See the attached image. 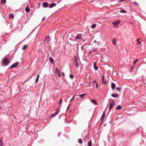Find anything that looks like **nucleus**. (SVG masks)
Instances as JSON below:
<instances>
[{
    "label": "nucleus",
    "instance_id": "nucleus-13",
    "mask_svg": "<svg viewBox=\"0 0 146 146\" xmlns=\"http://www.w3.org/2000/svg\"><path fill=\"white\" fill-rule=\"evenodd\" d=\"M105 112L104 111L101 117V120L102 121L104 119L105 117Z\"/></svg>",
    "mask_w": 146,
    "mask_h": 146
},
{
    "label": "nucleus",
    "instance_id": "nucleus-36",
    "mask_svg": "<svg viewBox=\"0 0 146 146\" xmlns=\"http://www.w3.org/2000/svg\"><path fill=\"white\" fill-rule=\"evenodd\" d=\"M62 102V100L61 99H60L59 102V103L60 104H61Z\"/></svg>",
    "mask_w": 146,
    "mask_h": 146
},
{
    "label": "nucleus",
    "instance_id": "nucleus-11",
    "mask_svg": "<svg viewBox=\"0 0 146 146\" xmlns=\"http://www.w3.org/2000/svg\"><path fill=\"white\" fill-rule=\"evenodd\" d=\"M43 6L44 7H46L48 6V4L47 3L45 2L43 4Z\"/></svg>",
    "mask_w": 146,
    "mask_h": 146
},
{
    "label": "nucleus",
    "instance_id": "nucleus-7",
    "mask_svg": "<svg viewBox=\"0 0 146 146\" xmlns=\"http://www.w3.org/2000/svg\"><path fill=\"white\" fill-rule=\"evenodd\" d=\"M50 37L49 36H46V38L45 40L44 41H45V42L47 43L49 41H50Z\"/></svg>",
    "mask_w": 146,
    "mask_h": 146
},
{
    "label": "nucleus",
    "instance_id": "nucleus-25",
    "mask_svg": "<svg viewBox=\"0 0 146 146\" xmlns=\"http://www.w3.org/2000/svg\"><path fill=\"white\" fill-rule=\"evenodd\" d=\"M85 95H86V94H80V95H79V96H80L81 98H82Z\"/></svg>",
    "mask_w": 146,
    "mask_h": 146
},
{
    "label": "nucleus",
    "instance_id": "nucleus-21",
    "mask_svg": "<svg viewBox=\"0 0 146 146\" xmlns=\"http://www.w3.org/2000/svg\"><path fill=\"white\" fill-rule=\"evenodd\" d=\"M121 108V107L119 105L116 108V110H120Z\"/></svg>",
    "mask_w": 146,
    "mask_h": 146
},
{
    "label": "nucleus",
    "instance_id": "nucleus-43",
    "mask_svg": "<svg viewBox=\"0 0 146 146\" xmlns=\"http://www.w3.org/2000/svg\"><path fill=\"white\" fill-rule=\"evenodd\" d=\"M96 87L97 88H98V84L97 83L96 84Z\"/></svg>",
    "mask_w": 146,
    "mask_h": 146
},
{
    "label": "nucleus",
    "instance_id": "nucleus-35",
    "mask_svg": "<svg viewBox=\"0 0 146 146\" xmlns=\"http://www.w3.org/2000/svg\"><path fill=\"white\" fill-rule=\"evenodd\" d=\"M75 98V96H74L70 100V101H72Z\"/></svg>",
    "mask_w": 146,
    "mask_h": 146
},
{
    "label": "nucleus",
    "instance_id": "nucleus-30",
    "mask_svg": "<svg viewBox=\"0 0 146 146\" xmlns=\"http://www.w3.org/2000/svg\"><path fill=\"white\" fill-rule=\"evenodd\" d=\"M78 142L80 143H82V139H80L78 140Z\"/></svg>",
    "mask_w": 146,
    "mask_h": 146
},
{
    "label": "nucleus",
    "instance_id": "nucleus-46",
    "mask_svg": "<svg viewBox=\"0 0 146 146\" xmlns=\"http://www.w3.org/2000/svg\"><path fill=\"white\" fill-rule=\"evenodd\" d=\"M134 4L136 5H138V4L136 3V2H134Z\"/></svg>",
    "mask_w": 146,
    "mask_h": 146
},
{
    "label": "nucleus",
    "instance_id": "nucleus-50",
    "mask_svg": "<svg viewBox=\"0 0 146 146\" xmlns=\"http://www.w3.org/2000/svg\"><path fill=\"white\" fill-rule=\"evenodd\" d=\"M89 54H91V52H89Z\"/></svg>",
    "mask_w": 146,
    "mask_h": 146
},
{
    "label": "nucleus",
    "instance_id": "nucleus-6",
    "mask_svg": "<svg viewBox=\"0 0 146 146\" xmlns=\"http://www.w3.org/2000/svg\"><path fill=\"white\" fill-rule=\"evenodd\" d=\"M82 35L81 34H78L75 37V38L76 39H81L82 38L81 36H82Z\"/></svg>",
    "mask_w": 146,
    "mask_h": 146
},
{
    "label": "nucleus",
    "instance_id": "nucleus-29",
    "mask_svg": "<svg viewBox=\"0 0 146 146\" xmlns=\"http://www.w3.org/2000/svg\"><path fill=\"white\" fill-rule=\"evenodd\" d=\"M3 145L2 144V140L0 139V146H3Z\"/></svg>",
    "mask_w": 146,
    "mask_h": 146
},
{
    "label": "nucleus",
    "instance_id": "nucleus-1",
    "mask_svg": "<svg viewBox=\"0 0 146 146\" xmlns=\"http://www.w3.org/2000/svg\"><path fill=\"white\" fill-rule=\"evenodd\" d=\"M3 62L4 64L5 65H6L9 64L10 61L8 59L4 58L3 59Z\"/></svg>",
    "mask_w": 146,
    "mask_h": 146
},
{
    "label": "nucleus",
    "instance_id": "nucleus-8",
    "mask_svg": "<svg viewBox=\"0 0 146 146\" xmlns=\"http://www.w3.org/2000/svg\"><path fill=\"white\" fill-rule=\"evenodd\" d=\"M120 21L119 20H117L115 22H113L112 24L113 25H118L120 23Z\"/></svg>",
    "mask_w": 146,
    "mask_h": 146
},
{
    "label": "nucleus",
    "instance_id": "nucleus-18",
    "mask_svg": "<svg viewBox=\"0 0 146 146\" xmlns=\"http://www.w3.org/2000/svg\"><path fill=\"white\" fill-rule=\"evenodd\" d=\"M6 0H2L1 1V3L3 5H4L6 3Z\"/></svg>",
    "mask_w": 146,
    "mask_h": 146
},
{
    "label": "nucleus",
    "instance_id": "nucleus-4",
    "mask_svg": "<svg viewBox=\"0 0 146 146\" xmlns=\"http://www.w3.org/2000/svg\"><path fill=\"white\" fill-rule=\"evenodd\" d=\"M58 110H57L55 113L52 114L50 115V117L52 118V117H55V116H56V115H57L58 114Z\"/></svg>",
    "mask_w": 146,
    "mask_h": 146
},
{
    "label": "nucleus",
    "instance_id": "nucleus-20",
    "mask_svg": "<svg viewBox=\"0 0 146 146\" xmlns=\"http://www.w3.org/2000/svg\"><path fill=\"white\" fill-rule=\"evenodd\" d=\"M56 71V73H60V70H58L57 68H55Z\"/></svg>",
    "mask_w": 146,
    "mask_h": 146
},
{
    "label": "nucleus",
    "instance_id": "nucleus-26",
    "mask_svg": "<svg viewBox=\"0 0 146 146\" xmlns=\"http://www.w3.org/2000/svg\"><path fill=\"white\" fill-rule=\"evenodd\" d=\"M88 146H92V141H91L88 143Z\"/></svg>",
    "mask_w": 146,
    "mask_h": 146
},
{
    "label": "nucleus",
    "instance_id": "nucleus-39",
    "mask_svg": "<svg viewBox=\"0 0 146 146\" xmlns=\"http://www.w3.org/2000/svg\"><path fill=\"white\" fill-rule=\"evenodd\" d=\"M93 83H96V80H94L93 81Z\"/></svg>",
    "mask_w": 146,
    "mask_h": 146
},
{
    "label": "nucleus",
    "instance_id": "nucleus-49",
    "mask_svg": "<svg viewBox=\"0 0 146 146\" xmlns=\"http://www.w3.org/2000/svg\"><path fill=\"white\" fill-rule=\"evenodd\" d=\"M138 43L139 44H140V43H141V42H139V41H138Z\"/></svg>",
    "mask_w": 146,
    "mask_h": 146
},
{
    "label": "nucleus",
    "instance_id": "nucleus-24",
    "mask_svg": "<svg viewBox=\"0 0 146 146\" xmlns=\"http://www.w3.org/2000/svg\"><path fill=\"white\" fill-rule=\"evenodd\" d=\"M96 27V24H93L91 26V28L92 29L95 28Z\"/></svg>",
    "mask_w": 146,
    "mask_h": 146
},
{
    "label": "nucleus",
    "instance_id": "nucleus-16",
    "mask_svg": "<svg viewBox=\"0 0 146 146\" xmlns=\"http://www.w3.org/2000/svg\"><path fill=\"white\" fill-rule=\"evenodd\" d=\"M39 77V75L38 74H37V78L35 80V82L36 83H37L38 82V79Z\"/></svg>",
    "mask_w": 146,
    "mask_h": 146
},
{
    "label": "nucleus",
    "instance_id": "nucleus-2",
    "mask_svg": "<svg viewBox=\"0 0 146 146\" xmlns=\"http://www.w3.org/2000/svg\"><path fill=\"white\" fill-rule=\"evenodd\" d=\"M74 64L76 65V67L77 68H78V66L79 65V64L78 62V58L77 57L75 56L74 57Z\"/></svg>",
    "mask_w": 146,
    "mask_h": 146
},
{
    "label": "nucleus",
    "instance_id": "nucleus-5",
    "mask_svg": "<svg viewBox=\"0 0 146 146\" xmlns=\"http://www.w3.org/2000/svg\"><path fill=\"white\" fill-rule=\"evenodd\" d=\"M19 64L18 62H16L15 64H13L10 66V68H13L16 67Z\"/></svg>",
    "mask_w": 146,
    "mask_h": 146
},
{
    "label": "nucleus",
    "instance_id": "nucleus-34",
    "mask_svg": "<svg viewBox=\"0 0 146 146\" xmlns=\"http://www.w3.org/2000/svg\"><path fill=\"white\" fill-rule=\"evenodd\" d=\"M70 77L71 79H73L74 78V76L70 74Z\"/></svg>",
    "mask_w": 146,
    "mask_h": 146
},
{
    "label": "nucleus",
    "instance_id": "nucleus-33",
    "mask_svg": "<svg viewBox=\"0 0 146 146\" xmlns=\"http://www.w3.org/2000/svg\"><path fill=\"white\" fill-rule=\"evenodd\" d=\"M120 11L121 12V13H126V11L124 10H123V9H122V10H121Z\"/></svg>",
    "mask_w": 146,
    "mask_h": 146
},
{
    "label": "nucleus",
    "instance_id": "nucleus-14",
    "mask_svg": "<svg viewBox=\"0 0 146 146\" xmlns=\"http://www.w3.org/2000/svg\"><path fill=\"white\" fill-rule=\"evenodd\" d=\"M111 96H112L114 98L118 97L119 96L118 94L117 93L114 94H112Z\"/></svg>",
    "mask_w": 146,
    "mask_h": 146
},
{
    "label": "nucleus",
    "instance_id": "nucleus-27",
    "mask_svg": "<svg viewBox=\"0 0 146 146\" xmlns=\"http://www.w3.org/2000/svg\"><path fill=\"white\" fill-rule=\"evenodd\" d=\"M26 11L27 12H29L30 11L29 8V7H27L25 9Z\"/></svg>",
    "mask_w": 146,
    "mask_h": 146
},
{
    "label": "nucleus",
    "instance_id": "nucleus-41",
    "mask_svg": "<svg viewBox=\"0 0 146 146\" xmlns=\"http://www.w3.org/2000/svg\"><path fill=\"white\" fill-rule=\"evenodd\" d=\"M62 75L63 76H65V74L64 73V72H62Z\"/></svg>",
    "mask_w": 146,
    "mask_h": 146
},
{
    "label": "nucleus",
    "instance_id": "nucleus-23",
    "mask_svg": "<svg viewBox=\"0 0 146 146\" xmlns=\"http://www.w3.org/2000/svg\"><path fill=\"white\" fill-rule=\"evenodd\" d=\"M91 101H92V102L94 104H96V101L94 99H92V100Z\"/></svg>",
    "mask_w": 146,
    "mask_h": 146
},
{
    "label": "nucleus",
    "instance_id": "nucleus-10",
    "mask_svg": "<svg viewBox=\"0 0 146 146\" xmlns=\"http://www.w3.org/2000/svg\"><path fill=\"white\" fill-rule=\"evenodd\" d=\"M56 5V4L55 3H52L50 4L49 6V7L50 8H51Z\"/></svg>",
    "mask_w": 146,
    "mask_h": 146
},
{
    "label": "nucleus",
    "instance_id": "nucleus-42",
    "mask_svg": "<svg viewBox=\"0 0 146 146\" xmlns=\"http://www.w3.org/2000/svg\"><path fill=\"white\" fill-rule=\"evenodd\" d=\"M125 0H119V2H122L125 1Z\"/></svg>",
    "mask_w": 146,
    "mask_h": 146
},
{
    "label": "nucleus",
    "instance_id": "nucleus-3",
    "mask_svg": "<svg viewBox=\"0 0 146 146\" xmlns=\"http://www.w3.org/2000/svg\"><path fill=\"white\" fill-rule=\"evenodd\" d=\"M114 103L115 101H112V102L110 103L109 108V110L110 111H111V108H112L114 104Z\"/></svg>",
    "mask_w": 146,
    "mask_h": 146
},
{
    "label": "nucleus",
    "instance_id": "nucleus-12",
    "mask_svg": "<svg viewBox=\"0 0 146 146\" xmlns=\"http://www.w3.org/2000/svg\"><path fill=\"white\" fill-rule=\"evenodd\" d=\"M9 19H13L14 17V14L13 13L10 14L9 15Z\"/></svg>",
    "mask_w": 146,
    "mask_h": 146
},
{
    "label": "nucleus",
    "instance_id": "nucleus-32",
    "mask_svg": "<svg viewBox=\"0 0 146 146\" xmlns=\"http://www.w3.org/2000/svg\"><path fill=\"white\" fill-rule=\"evenodd\" d=\"M116 89L117 91H120L121 90V87H117L116 88Z\"/></svg>",
    "mask_w": 146,
    "mask_h": 146
},
{
    "label": "nucleus",
    "instance_id": "nucleus-48",
    "mask_svg": "<svg viewBox=\"0 0 146 146\" xmlns=\"http://www.w3.org/2000/svg\"><path fill=\"white\" fill-rule=\"evenodd\" d=\"M139 38H138L137 39V41L138 42L139 41Z\"/></svg>",
    "mask_w": 146,
    "mask_h": 146
},
{
    "label": "nucleus",
    "instance_id": "nucleus-9",
    "mask_svg": "<svg viewBox=\"0 0 146 146\" xmlns=\"http://www.w3.org/2000/svg\"><path fill=\"white\" fill-rule=\"evenodd\" d=\"M49 60L51 63L53 64L54 63V60L52 57H50L49 58Z\"/></svg>",
    "mask_w": 146,
    "mask_h": 146
},
{
    "label": "nucleus",
    "instance_id": "nucleus-40",
    "mask_svg": "<svg viewBox=\"0 0 146 146\" xmlns=\"http://www.w3.org/2000/svg\"><path fill=\"white\" fill-rule=\"evenodd\" d=\"M134 68L133 66H131V68L130 69V70H132V69H134Z\"/></svg>",
    "mask_w": 146,
    "mask_h": 146
},
{
    "label": "nucleus",
    "instance_id": "nucleus-45",
    "mask_svg": "<svg viewBox=\"0 0 146 146\" xmlns=\"http://www.w3.org/2000/svg\"><path fill=\"white\" fill-rule=\"evenodd\" d=\"M60 73H57V74H58V76L59 77H60L61 76V75H60Z\"/></svg>",
    "mask_w": 146,
    "mask_h": 146
},
{
    "label": "nucleus",
    "instance_id": "nucleus-44",
    "mask_svg": "<svg viewBox=\"0 0 146 146\" xmlns=\"http://www.w3.org/2000/svg\"><path fill=\"white\" fill-rule=\"evenodd\" d=\"M87 136H86L84 138V141H86V139L87 138Z\"/></svg>",
    "mask_w": 146,
    "mask_h": 146
},
{
    "label": "nucleus",
    "instance_id": "nucleus-37",
    "mask_svg": "<svg viewBox=\"0 0 146 146\" xmlns=\"http://www.w3.org/2000/svg\"><path fill=\"white\" fill-rule=\"evenodd\" d=\"M142 81L143 82V84L144 85H145V83L144 81V79H143L142 80Z\"/></svg>",
    "mask_w": 146,
    "mask_h": 146
},
{
    "label": "nucleus",
    "instance_id": "nucleus-47",
    "mask_svg": "<svg viewBox=\"0 0 146 146\" xmlns=\"http://www.w3.org/2000/svg\"><path fill=\"white\" fill-rule=\"evenodd\" d=\"M45 18V17H43V18H42V21L44 20V19Z\"/></svg>",
    "mask_w": 146,
    "mask_h": 146
},
{
    "label": "nucleus",
    "instance_id": "nucleus-15",
    "mask_svg": "<svg viewBox=\"0 0 146 146\" xmlns=\"http://www.w3.org/2000/svg\"><path fill=\"white\" fill-rule=\"evenodd\" d=\"M111 88L112 89H114L115 88V84L113 83H112L111 84Z\"/></svg>",
    "mask_w": 146,
    "mask_h": 146
},
{
    "label": "nucleus",
    "instance_id": "nucleus-38",
    "mask_svg": "<svg viewBox=\"0 0 146 146\" xmlns=\"http://www.w3.org/2000/svg\"><path fill=\"white\" fill-rule=\"evenodd\" d=\"M70 105H69L67 107V110H68L69 108H70Z\"/></svg>",
    "mask_w": 146,
    "mask_h": 146
},
{
    "label": "nucleus",
    "instance_id": "nucleus-31",
    "mask_svg": "<svg viewBox=\"0 0 146 146\" xmlns=\"http://www.w3.org/2000/svg\"><path fill=\"white\" fill-rule=\"evenodd\" d=\"M138 59H136V60H135L133 63V65L137 63V62L138 61Z\"/></svg>",
    "mask_w": 146,
    "mask_h": 146
},
{
    "label": "nucleus",
    "instance_id": "nucleus-19",
    "mask_svg": "<svg viewBox=\"0 0 146 146\" xmlns=\"http://www.w3.org/2000/svg\"><path fill=\"white\" fill-rule=\"evenodd\" d=\"M94 67L95 68V70H97L98 69V68L97 66H96V64H95V62H94Z\"/></svg>",
    "mask_w": 146,
    "mask_h": 146
},
{
    "label": "nucleus",
    "instance_id": "nucleus-28",
    "mask_svg": "<svg viewBox=\"0 0 146 146\" xmlns=\"http://www.w3.org/2000/svg\"><path fill=\"white\" fill-rule=\"evenodd\" d=\"M102 80L103 81V82L105 84L106 83V81H104V76H102Z\"/></svg>",
    "mask_w": 146,
    "mask_h": 146
},
{
    "label": "nucleus",
    "instance_id": "nucleus-22",
    "mask_svg": "<svg viewBox=\"0 0 146 146\" xmlns=\"http://www.w3.org/2000/svg\"><path fill=\"white\" fill-rule=\"evenodd\" d=\"M27 47V46L26 45H24L22 47V49L23 50H25Z\"/></svg>",
    "mask_w": 146,
    "mask_h": 146
},
{
    "label": "nucleus",
    "instance_id": "nucleus-17",
    "mask_svg": "<svg viewBox=\"0 0 146 146\" xmlns=\"http://www.w3.org/2000/svg\"><path fill=\"white\" fill-rule=\"evenodd\" d=\"M116 40L115 39H113V40H112V42H113V43L114 45H116Z\"/></svg>",
    "mask_w": 146,
    "mask_h": 146
}]
</instances>
